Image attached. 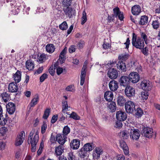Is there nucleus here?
<instances>
[{"mask_svg":"<svg viewBox=\"0 0 160 160\" xmlns=\"http://www.w3.org/2000/svg\"><path fill=\"white\" fill-rule=\"evenodd\" d=\"M132 42L133 47L137 49H142L144 47V41L140 37H137L135 33H132Z\"/></svg>","mask_w":160,"mask_h":160,"instance_id":"nucleus-1","label":"nucleus"},{"mask_svg":"<svg viewBox=\"0 0 160 160\" xmlns=\"http://www.w3.org/2000/svg\"><path fill=\"white\" fill-rule=\"evenodd\" d=\"M128 132L131 138L133 140H138L140 135V132L138 129H135L129 127L128 129Z\"/></svg>","mask_w":160,"mask_h":160,"instance_id":"nucleus-2","label":"nucleus"},{"mask_svg":"<svg viewBox=\"0 0 160 160\" xmlns=\"http://www.w3.org/2000/svg\"><path fill=\"white\" fill-rule=\"evenodd\" d=\"M125 107L126 112L129 113H132L135 108L134 103L131 101L127 102L125 105Z\"/></svg>","mask_w":160,"mask_h":160,"instance_id":"nucleus-3","label":"nucleus"},{"mask_svg":"<svg viewBox=\"0 0 160 160\" xmlns=\"http://www.w3.org/2000/svg\"><path fill=\"white\" fill-rule=\"evenodd\" d=\"M152 129L147 127H144L142 131V135L145 137L148 138L152 137Z\"/></svg>","mask_w":160,"mask_h":160,"instance_id":"nucleus-4","label":"nucleus"},{"mask_svg":"<svg viewBox=\"0 0 160 160\" xmlns=\"http://www.w3.org/2000/svg\"><path fill=\"white\" fill-rule=\"evenodd\" d=\"M63 10L65 15L68 16L70 18L73 16L75 15V10L73 8L70 7L63 8Z\"/></svg>","mask_w":160,"mask_h":160,"instance_id":"nucleus-5","label":"nucleus"},{"mask_svg":"<svg viewBox=\"0 0 160 160\" xmlns=\"http://www.w3.org/2000/svg\"><path fill=\"white\" fill-rule=\"evenodd\" d=\"M113 13L112 14L115 18H118L121 21L123 20L124 18L123 13L120 11L119 8L117 7L113 9Z\"/></svg>","mask_w":160,"mask_h":160,"instance_id":"nucleus-6","label":"nucleus"},{"mask_svg":"<svg viewBox=\"0 0 160 160\" xmlns=\"http://www.w3.org/2000/svg\"><path fill=\"white\" fill-rule=\"evenodd\" d=\"M128 77L130 81L133 83L137 82L140 79V76L137 72H131L129 75Z\"/></svg>","mask_w":160,"mask_h":160,"instance_id":"nucleus-7","label":"nucleus"},{"mask_svg":"<svg viewBox=\"0 0 160 160\" xmlns=\"http://www.w3.org/2000/svg\"><path fill=\"white\" fill-rule=\"evenodd\" d=\"M127 115L126 113L122 110L117 111L116 113V117L118 121H123L127 118Z\"/></svg>","mask_w":160,"mask_h":160,"instance_id":"nucleus-8","label":"nucleus"},{"mask_svg":"<svg viewBox=\"0 0 160 160\" xmlns=\"http://www.w3.org/2000/svg\"><path fill=\"white\" fill-rule=\"evenodd\" d=\"M125 93L127 96L131 98L135 95V89L131 86H127L125 89Z\"/></svg>","mask_w":160,"mask_h":160,"instance_id":"nucleus-9","label":"nucleus"},{"mask_svg":"<svg viewBox=\"0 0 160 160\" xmlns=\"http://www.w3.org/2000/svg\"><path fill=\"white\" fill-rule=\"evenodd\" d=\"M61 138V134L60 133H58L57 134L56 137L54 136L53 135V133H52L51 135V137L50 139V141L52 143H53L55 142L56 141H58V143L62 145H63L65 143V141H62V142H61V141L60 140V139L59 138Z\"/></svg>","mask_w":160,"mask_h":160,"instance_id":"nucleus-10","label":"nucleus"},{"mask_svg":"<svg viewBox=\"0 0 160 160\" xmlns=\"http://www.w3.org/2000/svg\"><path fill=\"white\" fill-rule=\"evenodd\" d=\"M108 77L111 79H115L118 76V73L117 70L114 68H110L108 72Z\"/></svg>","mask_w":160,"mask_h":160,"instance_id":"nucleus-11","label":"nucleus"},{"mask_svg":"<svg viewBox=\"0 0 160 160\" xmlns=\"http://www.w3.org/2000/svg\"><path fill=\"white\" fill-rule=\"evenodd\" d=\"M130 82L129 77L126 76H122L119 80V82L121 86L124 87L128 86V85L129 84Z\"/></svg>","mask_w":160,"mask_h":160,"instance_id":"nucleus-12","label":"nucleus"},{"mask_svg":"<svg viewBox=\"0 0 160 160\" xmlns=\"http://www.w3.org/2000/svg\"><path fill=\"white\" fill-rule=\"evenodd\" d=\"M117 68L120 72H125L127 70L126 63L122 61H119L116 64Z\"/></svg>","mask_w":160,"mask_h":160,"instance_id":"nucleus-13","label":"nucleus"},{"mask_svg":"<svg viewBox=\"0 0 160 160\" xmlns=\"http://www.w3.org/2000/svg\"><path fill=\"white\" fill-rule=\"evenodd\" d=\"M140 85L142 88L145 91H150L151 89V86L149 84V81L143 80L141 83Z\"/></svg>","mask_w":160,"mask_h":160,"instance_id":"nucleus-14","label":"nucleus"},{"mask_svg":"<svg viewBox=\"0 0 160 160\" xmlns=\"http://www.w3.org/2000/svg\"><path fill=\"white\" fill-rule=\"evenodd\" d=\"M118 82L115 80L111 81L109 84V87L112 91H116L118 88Z\"/></svg>","mask_w":160,"mask_h":160,"instance_id":"nucleus-15","label":"nucleus"},{"mask_svg":"<svg viewBox=\"0 0 160 160\" xmlns=\"http://www.w3.org/2000/svg\"><path fill=\"white\" fill-rule=\"evenodd\" d=\"M17 82H13L9 84L8 86L9 91L11 92H16L18 89Z\"/></svg>","mask_w":160,"mask_h":160,"instance_id":"nucleus-16","label":"nucleus"},{"mask_svg":"<svg viewBox=\"0 0 160 160\" xmlns=\"http://www.w3.org/2000/svg\"><path fill=\"white\" fill-rule=\"evenodd\" d=\"M7 110L10 114H13L15 110V105L12 103L9 102L6 105Z\"/></svg>","mask_w":160,"mask_h":160,"instance_id":"nucleus-17","label":"nucleus"},{"mask_svg":"<svg viewBox=\"0 0 160 160\" xmlns=\"http://www.w3.org/2000/svg\"><path fill=\"white\" fill-rule=\"evenodd\" d=\"M70 145L72 149H77L80 145V141L78 139H73L71 141Z\"/></svg>","mask_w":160,"mask_h":160,"instance_id":"nucleus-18","label":"nucleus"},{"mask_svg":"<svg viewBox=\"0 0 160 160\" xmlns=\"http://www.w3.org/2000/svg\"><path fill=\"white\" fill-rule=\"evenodd\" d=\"M86 68L87 67H86V66H83L82 68L81 74L80 76V85L81 86L83 85L85 81V78L86 76Z\"/></svg>","mask_w":160,"mask_h":160,"instance_id":"nucleus-19","label":"nucleus"},{"mask_svg":"<svg viewBox=\"0 0 160 160\" xmlns=\"http://www.w3.org/2000/svg\"><path fill=\"white\" fill-rule=\"evenodd\" d=\"M119 143L120 147L123 150L124 153L126 155H128L129 153V149L126 142L123 140H121Z\"/></svg>","mask_w":160,"mask_h":160,"instance_id":"nucleus-20","label":"nucleus"},{"mask_svg":"<svg viewBox=\"0 0 160 160\" xmlns=\"http://www.w3.org/2000/svg\"><path fill=\"white\" fill-rule=\"evenodd\" d=\"M117 102L118 105L123 106L126 103V100L123 96L119 95L117 98Z\"/></svg>","mask_w":160,"mask_h":160,"instance_id":"nucleus-21","label":"nucleus"},{"mask_svg":"<svg viewBox=\"0 0 160 160\" xmlns=\"http://www.w3.org/2000/svg\"><path fill=\"white\" fill-rule=\"evenodd\" d=\"M8 114L6 113L4 115L3 114L0 115V125L4 126L6 124L8 119Z\"/></svg>","mask_w":160,"mask_h":160,"instance_id":"nucleus-22","label":"nucleus"},{"mask_svg":"<svg viewBox=\"0 0 160 160\" xmlns=\"http://www.w3.org/2000/svg\"><path fill=\"white\" fill-rule=\"evenodd\" d=\"M21 72L18 70L15 74H13V78L15 82L18 83L21 80Z\"/></svg>","mask_w":160,"mask_h":160,"instance_id":"nucleus-23","label":"nucleus"},{"mask_svg":"<svg viewBox=\"0 0 160 160\" xmlns=\"http://www.w3.org/2000/svg\"><path fill=\"white\" fill-rule=\"evenodd\" d=\"M104 98L106 101L109 102H111L113 99V93L110 91L106 92L104 93Z\"/></svg>","mask_w":160,"mask_h":160,"instance_id":"nucleus-24","label":"nucleus"},{"mask_svg":"<svg viewBox=\"0 0 160 160\" xmlns=\"http://www.w3.org/2000/svg\"><path fill=\"white\" fill-rule=\"evenodd\" d=\"M152 25L154 29H157L160 27V17H157L153 21Z\"/></svg>","mask_w":160,"mask_h":160,"instance_id":"nucleus-25","label":"nucleus"},{"mask_svg":"<svg viewBox=\"0 0 160 160\" xmlns=\"http://www.w3.org/2000/svg\"><path fill=\"white\" fill-rule=\"evenodd\" d=\"M132 12L134 15H138L141 12V8L138 5H135L132 8Z\"/></svg>","mask_w":160,"mask_h":160,"instance_id":"nucleus-26","label":"nucleus"},{"mask_svg":"<svg viewBox=\"0 0 160 160\" xmlns=\"http://www.w3.org/2000/svg\"><path fill=\"white\" fill-rule=\"evenodd\" d=\"M143 113V112L142 110L140 108H138L137 109L135 108V109L132 113L138 118L141 117Z\"/></svg>","mask_w":160,"mask_h":160,"instance_id":"nucleus-27","label":"nucleus"},{"mask_svg":"<svg viewBox=\"0 0 160 160\" xmlns=\"http://www.w3.org/2000/svg\"><path fill=\"white\" fill-rule=\"evenodd\" d=\"M39 96L38 94L35 96V97L33 98L29 104L28 107H30L29 109L30 110L31 107H33L36 105L39 101Z\"/></svg>","mask_w":160,"mask_h":160,"instance_id":"nucleus-28","label":"nucleus"},{"mask_svg":"<svg viewBox=\"0 0 160 160\" xmlns=\"http://www.w3.org/2000/svg\"><path fill=\"white\" fill-rule=\"evenodd\" d=\"M148 17L146 15L141 16L138 22L139 24L140 25H146L148 22Z\"/></svg>","mask_w":160,"mask_h":160,"instance_id":"nucleus-29","label":"nucleus"},{"mask_svg":"<svg viewBox=\"0 0 160 160\" xmlns=\"http://www.w3.org/2000/svg\"><path fill=\"white\" fill-rule=\"evenodd\" d=\"M95 152L93 154V157L96 159H98L100 157V155L102 153V150L101 148L96 147Z\"/></svg>","mask_w":160,"mask_h":160,"instance_id":"nucleus-30","label":"nucleus"},{"mask_svg":"<svg viewBox=\"0 0 160 160\" xmlns=\"http://www.w3.org/2000/svg\"><path fill=\"white\" fill-rule=\"evenodd\" d=\"M78 156L80 158V160H84V158L87 155V152L82 148L78 152Z\"/></svg>","mask_w":160,"mask_h":160,"instance_id":"nucleus-31","label":"nucleus"},{"mask_svg":"<svg viewBox=\"0 0 160 160\" xmlns=\"http://www.w3.org/2000/svg\"><path fill=\"white\" fill-rule=\"evenodd\" d=\"M140 35V38L144 41L146 44H148L150 42V40L148 38V36L145 33L143 32H141Z\"/></svg>","mask_w":160,"mask_h":160,"instance_id":"nucleus-32","label":"nucleus"},{"mask_svg":"<svg viewBox=\"0 0 160 160\" xmlns=\"http://www.w3.org/2000/svg\"><path fill=\"white\" fill-rule=\"evenodd\" d=\"M27 68L29 70H32L34 67V64L30 60H27L26 62Z\"/></svg>","mask_w":160,"mask_h":160,"instance_id":"nucleus-33","label":"nucleus"},{"mask_svg":"<svg viewBox=\"0 0 160 160\" xmlns=\"http://www.w3.org/2000/svg\"><path fill=\"white\" fill-rule=\"evenodd\" d=\"M63 147L61 145H59L55 148V152L57 156H60L63 152Z\"/></svg>","mask_w":160,"mask_h":160,"instance_id":"nucleus-34","label":"nucleus"},{"mask_svg":"<svg viewBox=\"0 0 160 160\" xmlns=\"http://www.w3.org/2000/svg\"><path fill=\"white\" fill-rule=\"evenodd\" d=\"M46 49L48 52L49 53H52L54 51L55 48L53 44H49L46 45Z\"/></svg>","mask_w":160,"mask_h":160,"instance_id":"nucleus-35","label":"nucleus"},{"mask_svg":"<svg viewBox=\"0 0 160 160\" xmlns=\"http://www.w3.org/2000/svg\"><path fill=\"white\" fill-rule=\"evenodd\" d=\"M82 148L87 152H90L93 149L92 144L89 143L85 144Z\"/></svg>","mask_w":160,"mask_h":160,"instance_id":"nucleus-36","label":"nucleus"},{"mask_svg":"<svg viewBox=\"0 0 160 160\" xmlns=\"http://www.w3.org/2000/svg\"><path fill=\"white\" fill-rule=\"evenodd\" d=\"M2 101L4 102H7L9 100V95L6 92H3L1 94Z\"/></svg>","mask_w":160,"mask_h":160,"instance_id":"nucleus-37","label":"nucleus"},{"mask_svg":"<svg viewBox=\"0 0 160 160\" xmlns=\"http://www.w3.org/2000/svg\"><path fill=\"white\" fill-rule=\"evenodd\" d=\"M108 107L111 112H114L116 110L117 107L116 103L114 102H112L110 103Z\"/></svg>","mask_w":160,"mask_h":160,"instance_id":"nucleus-38","label":"nucleus"},{"mask_svg":"<svg viewBox=\"0 0 160 160\" xmlns=\"http://www.w3.org/2000/svg\"><path fill=\"white\" fill-rule=\"evenodd\" d=\"M128 54H122L118 56V59L119 60H121V61H125L128 59Z\"/></svg>","mask_w":160,"mask_h":160,"instance_id":"nucleus-39","label":"nucleus"},{"mask_svg":"<svg viewBox=\"0 0 160 160\" xmlns=\"http://www.w3.org/2000/svg\"><path fill=\"white\" fill-rule=\"evenodd\" d=\"M87 18L86 13L85 11L84 10L82 13V16L81 18V24L82 25H83L87 21Z\"/></svg>","mask_w":160,"mask_h":160,"instance_id":"nucleus-40","label":"nucleus"},{"mask_svg":"<svg viewBox=\"0 0 160 160\" xmlns=\"http://www.w3.org/2000/svg\"><path fill=\"white\" fill-rule=\"evenodd\" d=\"M72 0H63L62 4L63 8L69 7L72 3Z\"/></svg>","mask_w":160,"mask_h":160,"instance_id":"nucleus-41","label":"nucleus"},{"mask_svg":"<svg viewBox=\"0 0 160 160\" xmlns=\"http://www.w3.org/2000/svg\"><path fill=\"white\" fill-rule=\"evenodd\" d=\"M68 115H70L69 118H72L76 120L80 119V117L74 112H72L71 114L68 113Z\"/></svg>","mask_w":160,"mask_h":160,"instance_id":"nucleus-42","label":"nucleus"},{"mask_svg":"<svg viewBox=\"0 0 160 160\" xmlns=\"http://www.w3.org/2000/svg\"><path fill=\"white\" fill-rule=\"evenodd\" d=\"M50 112V109L49 108H46L44 112L43 116V118L44 119H46L48 118Z\"/></svg>","mask_w":160,"mask_h":160,"instance_id":"nucleus-43","label":"nucleus"},{"mask_svg":"<svg viewBox=\"0 0 160 160\" xmlns=\"http://www.w3.org/2000/svg\"><path fill=\"white\" fill-rule=\"evenodd\" d=\"M60 29L62 30H66L68 28V25L66 21H64L59 26Z\"/></svg>","mask_w":160,"mask_h":160,"instance_id":"nucleus-44","label":"nucleus"},{"mask_svg":"<svg viewBox=\"0 0 160 160\" xmlns=\"http://www.w3.org/2000/svg\"><path fill=\"white\" fill-rule=\"evenodd\" d=\"M62 103L63 104V107H62V112H64L67 111L68 109L67 101H62Z\"/></svg>","mask_w":160,"mask_h":160,"instance_id":"nucleus-45","label":"nucleus"},{"mask_svg":"<svg viewBox=\"0 0 160 160\" xmlns=\"http://www.w3.org/2000/svg\"><path fill=\"white\" fill-rule=\"evenodd\" d=\"M38 134H35L32 140V139L31 141V143L30 144H32V143L33 144L37 145V143L38 141Z\"/></svg>","mask_w":160,"mask_h":160,"instance_id":"nucleus-46","label":"nucleus"},{"mask_svg":"<svg viewBox=\"0 0 160 160\" xmlns=\"http://www.w3.org/2000/svg\"><path fill=\"white\" fill-rule=\"evenodd\" d=\"M35 132V129H33L30 132L29 135L28 139V144H30L31 143V141L32 139V136Z\"/></svg>","mask_w":160,"mask_h":160,"instance_id":"nucleus-47","label":"nucleus"},{"mask_svg":"<svg viewBox=\"0 0 160 160\" xmlns=\"http://www.w3.org/2000/svg\"><path fill=\"white\" fill-rule=\"evenodd\" d=\"M46 58V56L44 54H41L39 56L38 55V61H39L41 63L43 61L45 60Z\"/></svg>","mask_w":160,"mask_h":160,"instance_id":"nucleus-48","label":"nucleus"},{"mask_svg":"<svg viewBox=\"0 0 160 160\" xmlns=\"http://www.w3.org/2000/svg\"><path fill=\"white\" fill-rule=\"evenodd\" d=\"M70 128L68 126H65L63 130V134L64 135H67L70 132Z\"/></svg>","mask_w":160,"mask_h":160,"instance_id":"nucleus-49","label":"nucleus"},{"mask_svg":"<svg viewBox=\"0 0 160 160\" xmlns=\"http://www.w3.org/2000/svg\"><path fill=\"white\" fill-rule=\"evenodd\" d=\"M66 114H67L68 115V112H62L60 114V117L59 118V121L60 122H62L64 120H65V115H66Z\"/></svg>","mask_w":160,"mask_h":160,"instance_id":"nucleus-50","label":"nucleus"},{"mask_svg":"<svg viewBox=\"0 0 160 160\" xmlns=\"http://www.w3.org/2000/svg\"><path fill=\"white\" fill-rule=\"evenodd\" d=\"M121 134L122 135L124 139H127L129 135L128 132V130H125L122 131L120 132Z\"/></svg>","mask_w":160,"mask_h":160,"instance_id":"nucleus-51","label":"nucleus"},{"mask_svg":"<svg viewBox=\"0 0 160 160\" xmlns=\"http://www.w3.org/2000/svg\"><path fill=\"white\" fill-rule=\"evenodd\" d=\"M141 50V52L145 56H147L148 55L149 50L148 48L146 47L144 48L143 47V48L140 49Z\"/></svg>","mask_w":160,"mask_h":160,"instance_id":"nucleus-52","label":"nucleus"},{"mask_svg":"<svg viewBox=\"0 0 160 160\" xmlns=\"http://www.w3.org/2000/svg\"><path fill=\"white\" fill-rule=\"evenodd\" d=\"M85 42L83 40H81L78 43L77 46L78 48L79 49H81L82 48L84 45H85Z\"/></svg>","mask_w":160,"mask_h":160,"instance_id":"nucleus-53","label":"nucleus"},{"mask_svg":"<svg viewBox=\"0 0 160 160\" xmlns=\"http://www.w3.org/2000/svg\"><path fill=\"white\" fill-rule=\"evenodd\" d=\"M115 61H110L106 64L107 67L108 68L113 67L116 63Z\"/></svg>","mask_w":160,"mask_h":160,"instance_id":"nucleus-54","label":"nucleus"},{"mask_svg":"<svg viewBox=\"0 0 160 160\" xmlns=\"http://www.w3.org/2000/svg\"><path fill=\"white\" fill-rule=\"evenodd\" d=\"M25 137V132L24 131H22L20 134L18 135L17 139H21L24 140Z\"/></svg>","mask_w":160,"mask_h":160,"instance_id":"nucleus-55","label":"nucleus"},{"mask_svg":"<svg viewBox=\"0 0 160 160\" xmlns=\"http://www.w3.org/2000/svg\"><path fill=\"white\" fill-rule=\"evenodd\" d=\"M47 128V124L45 122H43V125L41 127V132L42 134H43L45 132Z\"/></svg>","mask_w":160,"mask_h":160,"instance_id":"nucleus-56","label":"nucleus"},{"mask_svg":"<svg viewBox=\"0 0 160 160\" xmlns=\"http://www.w3.org/2000/svg\"><path fill=\"white\" fill-rule=\"evenodd\" d=\"M48 75L46 73H43L42 76L40 77V81L41 82H43L44 80L47 78Z\"/></svg>","mask_w":160,"mask_h":160,"instance_id":"nucleus-57","label":"nucleus"},{"mask_svg":"<svg viewBox=\"0 0 160 160\" xmlns=\"http://www.w3.org/2000/svg\"><path fill=\"white\" fill-rule=\"evenodd\" d=\"M58 114H55L53 116L51 121V122L53 124L58 119Z\"/></svg>","mask_w":160,"mask_h":160,"instance_id":"nucleus-58","label":"nucleus"},{"mask_svg":"<svg viewBox=\"0 0 160 160\" xmlns=\"http://www.w3.org/2000/svg\"><path fill=\"white\" fill-rule=\"evenodd\" d=\"M66 59V56H62L59 55V60L60 63L62 64L64 63Z\"/></svg>","mask_w":160,"mask_h":160,"instance_id":"nucleus-59","label":"nucleus"},{"mask_svg":"<svg viewBox=\"0 0 160 160\" xmlns=\"http://www.w3.org/2000/svg\"><path fill=\"white\" fill-rule=\"evenodd\" d=\"M68 160H75V156L73 152H70L68 153Z\"/></svg>","mask_w":160,"mask_h":160,"instance_id":"nucleus-60","label":"nucleus"},{"mask_svg":"<svg viewBox=\"0 0 160 160\" xmlns=\"http://www.w3.org/2000/svg\"><path fill=\"white\" fill-rule=\"evenodd\" d=\"M12 13L14 14H18L19 12V9L17 6H15L14 8L12 10Z\"/></svg>","mask_w":160,"mask_h":160,"instance_id":"nucleus-61","label":"nucleus"},{"mask_svg":"<svg viewBox=\"0 0 160 160\" xmlns=\"http://www.w3.org/2000/svg\"><path fill=\"white\" fill-rule=\"evenodd\" d=\"M115 17L112 14L111 16H110L109 14H108V16L107 19L108 20V22H110L112 21H113L114 20Z\"/></svg>","mask_w":160,"mask_h":160,"instance_id":"nucleus-62","label":"nucleus"},{"mask_svg":"<svg viewBox=\"0 0 160 160\" xmlns=\"http://www.w3.org/2000/svg\"><path fill=\"white\" fill-rule=\"evenodd\" d=\"M7 131L8 129L7 128L5 127H3L0 130V133L2 135H4Z\"/></svg>","mask_w":160,"mask_h":160,"instance_id":"nucleus-63","label":"nucleus"},{"mask_svg":"<svg viewBox=\"0 0 160 160\" xmlns=\"http://www.w3.org/2000/svg\"><path fill=\"white\" fill-rule=\"evenodd\" d=\"M75 46L72 45L70 46L68 49L69 52L70 53H72L74 52H75L76 50Z\"/></svg>","mask_w":160,"mask_h":160,"instance_id":"nucleus-64","label":"nucleus"}]
</instances>
